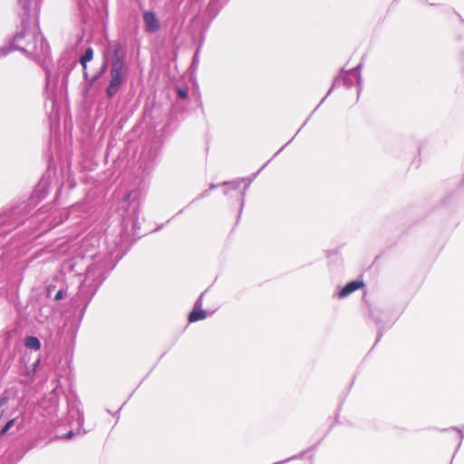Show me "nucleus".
I'll use <instances>...</instances> for the list:
<instances>
[{"label": "nucleus", "mask_w": 464, "mask_h": 464, "mask_svg": "<svg viewBox=\"0 0 464 464\" xmlns=\"http://www.w3.org/2000/svg\"><path fill=\"white\" fill-rule=\"evenodd\" d=\"M10 51L18 50L25 53L35 61H40L48 55L49 47L42 34L36 29L29 30L24 24L23 29L15 34L12 46H5Z\"/></svg>", "instance_id": "obj_1"}, {"label": "nucleus", "mask_w": 464, "mask_h": 464, "mask_svg": "<svg viewBox=\"0 0 464 464\" xmlns=\"http://www.w3.org/2000/svg\"><path fill=\"white\" fill-rule=\"evenodd\" d=\"M113 58L110 70V82L106 90L109 98H112L119 92L121 86L128 77V67L122 56L119 54V45H113Z\"/></svg>", "instance_id": "obj_2"}, {"label": "nucleus", "mask_w": 464, "mask_h": 464, "mask_svg": "<svg viewBox=\"0 0 464 464\" xmlns=\"http://www.w3.org/2000/svg\"><path fill=\"white\" fill-rule=\"evenodd\" d=\"M361 67L362 65L359 64L349 71H342L340 78L337 79L336 82L342 80L343 84L347 86L353 85L354 83H360L362 81Z\"/></svg>", "instance_id": "obj_3"}, {"label": "nucleus", "mask_w": 464, "mask_h": 464, "mask_svg": "<svg viewBox=\"0 0 464 464\" xmlns=\"http://www.w3.org/2000/svg\"><path fill=\"white\" fill-rule=\"evenodd\" d=\"M143 22L146 32L149 34H155L160 29V22L156 14L151 11L143 13Z\"/></svg>", "instance_id": "obj_4"}, {"label": "nucleus", "mask_w": 464, "mask_h": 464, "mask_svg": "<svg viewBox=\"0 0 464 464\" xmlns=\"http://www.w3.org/2000/svg\"><path fill=\"white\" fill-rule=\"evenodd\" d=\"M363 286L362 281H352L349 282L346 285H344L337 294L338 298L343 299L350 295L354 291L362 288Z\"/></svg>", "instance_id": "obj_5"}, {"label": "nucleus", "mask_w": 464, "mask_h": 464, "mask_svg": "<svg viewBox=\"0 0 464 464\" xmlns=\"http://www.w3.org/2000/svg\"><path fill=\"white\" fill-rule=\"evenodd\" d=\"M202 295L197 300L193 311L189 314V322H197L207 317V312L201 309Z\"/></svg>", "instance_id": "obj_6"}, {"label": "nucleus", "mask_w": 464, "mask_h": 464, "mask_svg": "<svg viewBox=\"0 0 464 464\" xmlns=\"http://www.w3.org/2000/svg\"><path fill=\"white\" fill-rule=\"evenodd\" d=\"M93 57V50L92 48H87L84 52V54L82 56L80 62L82 66L83 67L84 75H87L86 72V64L88 62L92 61Z\"/></svg>", "instance_id": "obj_7"}, {"label": "nucleus", "mask_w": 464, "mask_h": 464, "mask_svg": "<svg viewBox=\"0 0 464 464\" xmlns=\"http://www.w3.org/2000/svg\"><path fill=\"white\" fill-rule=\"evenodd\" d=\"M24 344L27 348L37 351L41 347V343L37 337L29 336L25 339Z\"/></svg>", "instance_id": "obj_8"}, {"label": "nucleus", "mask_w": 464, "mask_h": 464, "mask_svg": "<svg viewBox=\"0 0 464 464\" xmlns=\"http://www.w3.org/2000/svg\"><path fill=\"white\" fill-rule=\"evenodd\" d=\"M14 422V419H12L9 421H7V423L3 427L1 434H5V432H7L9 429L13 426Z\"/></svg>", "instance_id": "obj_9"}, {"label": "nucleus", "mask_w": 464, "mask_h": 464, "mask_svg": "<svg viewBox=\"0 0 464 464\" xmlns=\"http://www.w3.org/2000/svg\"><path fill=\"white\" fill-rule=\"evenodd\" d=\"M178 94H179V96L181 99H186L188 97V90H186V89H179L178 90Z\"/></svg>", "instance_id": "obj_10"}, {"label": "nucleus", "mask_w": 464, "mask_h": 464, "mask_svg": "<svg viewBox=\"0 0 464 464\" xmlns=\"http://www.w3.org/2000/svg\"><path fill=\"white\" fill-rule=\"evenodd\" d=\"M77 424L79 426H81L83 422V415L82 412H80L79 411H77Z\"/></svg>", "instance_id": "obj_11"}, {"label": "nucleus", "mask_w": 464, "mask_h": 464, "mask_svg": "<svg viewBox=\"0 0 464 464\" xmlns=\"http://www.w3.org/2000/svg\"><path fill=\"white\" fill-rule=\"evenodd\" d=\"M8 48H0V58L6 56L9 53Z\"/></svg>", "instance_id": "obj_12"}, {"label": "nucleus", "mask_w": 464, "mask_h": 464, "mask_svg": "<svg viewBox=\"0 0 464 464\" xmlns=\"http://www.w3.org/2000/svg\"><path fill=\"white\" fill-rule=\"evenodd\" d=\"M239 183L240 181L238 180H235V181H232L229 183V185L233 188H237L239 187Z\"/></svg>", "instance_id": "obj_13"}, {"label": "nucleus", "mask_w": 464, "mask_h": 464, "mask_svg": "<svg viewBox=\"0 0 464 464\" xmlns=\"http://www.w3.org/2000/svg\"><path fill=\"white\" fill-rule=\"evenodd\" d=\"M63 297V292L61 290H59L56 295H55V300H61L62 298Z\"/></svg>", "instance_id": "obj_14"}, {"label": "nucleus", "mask_w": 464, "mask_h": 464, "mask_svg": "<svg viewBox=\"0 0 464 464\" xmlns=\"http://www.w3.org/2000/svg\"><path fill=\"white\" fill-rule=\"evenodd\" d=\"M46 79H47V86L49 87L51 84V81H52V76H51L50 72H47Z\"/></svg>", "instance_id": "obj_15"}, {"label": "nucleus", "mask_w": 464, "mask_h": 464, "mask_svg": "<svg viewBox=\"0 0 464 464\" xmlns=\"http://www.w3.org/2000/svg\"><path fill=\"white\" fill-rule=\"evenodd\" d=\"M72 434H73V433H72V431L71 430V431H69L68 433H66V434L64 435V437H63V438H64V439H71V438L72 437Z\"/></svg>", "instance_id": "obj_16"}, {"label": "nucleus", "mask_w": 464, "mask_h": 464, "mask_svg": "<svg viewBox=\"0 0 464 464\" xmlns=\"http://www.w3.org/2000/svg\"><path fill=\"white\" fill-rule=\"evenodd\" d=\"M19 2L26 8L25 0H19Z\"/></svg>", "instance_id": "obj_17"}, {"label": "nucleus", "mask_w": 464, "mask_h": 464, "mask_svg": "<svg viewBox=\"0 0 464 464\" xmlns=\"http://www.w3.org/2000/svg\"><path fill=\"white\" fill-rule=\"evenodd\" d=\"M128 198H130V195L125 196V197H124V199H125V200H127V199H128Z\"/></svg>", "instance_id": "obj_18"}]
</instances>
